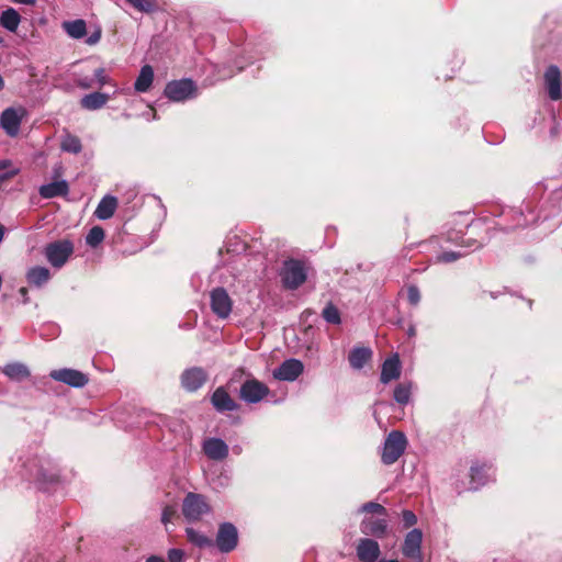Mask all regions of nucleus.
<instances>
[{
    "label": "nucleus",
    "instance_id": "obj_1",
    "mask_svg": "<svg viewBox=\"0 0 562 562\" xmlns=\"http://www.w3.org/2000/svg\"><path fill=\"white\" fill-rule=\"evenodd\" d=\"M21 475L29 481L36 483L41 488L46 484L57 482L59 477L56 464L46 457L32 456L20 458Z\"/></svg>",
    "mask_w": 562,
    "mask_h": 562
},
{
    "label": "nucleus",
    "instance_id": "obj_47",
    "mask_svg": "<svg viewBox=\"0 0 562 562\" xmlns=\"http://www.w3.org/2000/svg\"><path fill=\"white\" fill-rule=\"evenodd\" d=\"M18 172H19V170L16 168H12L11 170L0 175V181L10 179V178L14 177Z\"/></svg>",
    "mask_w": 562,
    "mask_h": 562
},
{
    "label": "nucleus",
    "instance_id": "obj_39",
    "mask_svg": "<svg viewBox=\"0 0 562 562\" xmlns=\"http://www.w3.org/2000/svg\"><path fill=\"white\" fill-rule=\"evenodd\" d=\"M359 512H361V513H375V514H379V515H384L386 513L385 508L381 504H378V503H374V502H368V503L363 504L359 508Z\"/></svg>",
    "mask_w": 562,
    "mask_h": 562
},
{
    "label": "nucleus",
    "instance_id": "obj_22",
    "mask_svg": "<svg viewBox=\"0 0 562 562\" xmlns=\"http://www.w3.org/2000/svg\"><path fill=\"white\" fill-rule=\"evenodd\" d=\"M40 195L44 199L66 196L69 192V184L66 180L54 181L40 187Z\"/></svg>",
    "mask_w": 562,
    "mask_h": 562
},
{
    "label": "nucleus",
    "instance_id": "obj_14",
    "mask_svg": "<svg viewBox=\"0 0 562 562\" xmlns=\"http://www.w3.org/2000/svg\"><path fill=\"white\" fill-rule=\"evenodd\" d=\"M207 380V373L203 368L192 367L183 371L181 374V385L188 392H195Z\"/></svg>",
    "mask_w": 562,
    "mask_h": 562
},
{
    "label": "nucleus",
    "instance_id": "obj_35",
    "mask_svg": "<svg viewBox=\"0 0 562 562\" xmlns=\"http://www.w3.org/2000/svg\"><path fill=\"white\" fill-rule=\"evenodd\" d=\"M104 236L105 234L101 226H93L86 236V244L95 248L103 241Z\"/></svg>",
    "mask_w": 562,
    "mask_h": 562
},
{
    "label": "nucleus",
    "instance_id": "obj_33",
    "mask_svg": "<svg viewBox=\"0 0 562 562\" xmlns=\"http://www.w3.org/2000/svg\"><path fill=\"white\" fill-rule=\"evenodd\" d=\"M447 240L458 246L476 249L481 247V244L471 238H465L460 232H449L447 234Z\"/></svg>",
    "mask_w": 562,
    "mask_h": 562
},
{
    "label": "nucleus",
    "instance_id": "obj_49",
    "mask_svg": "<svg viewBox=\"0 0 562 562\" xmlns=\"http://www.w3.org/2000/svg\"><path fill=\"white\" fill-rule=\"evenodd\" d=\"M13 3L25 4V5H34L36 0H11Z\"/></svg>",
    "mask_w": 562,
    "mask_h": 562
},
{
    "label": "nucleus",
    "instance_id": "obj_43",
    "mask_svg": "<svg viewBox=\"0 0 562 562\" xmlns=\"http://www.w3.org/2000/svg\"><path fill=\"white\" fill-rule=\"evenodd\" d=\"M101 35H102V30L100 26H97L94 29V31L86 37L85 42L87 45L93 46L100 42Z\"/></svg>",
    "mask_w": 562,
    "mask_h": 562
},
{
    "label": "nucleus",
    "instance_id": "obj_28",
    "mask_svg": "<svg viewBox=\"0 0 562 562\" xmlns=\"http://www.w3.org/2000/svg\"><path fill=\"white\" fill-rule=\"evenodd\" d=\"M154 70L151 66L145 65L140 68V71L135 80L134 89L137 92H147L153 85Z\"/></svg>",
    "mask_w": 562,
    "mask_h": 562
},
{
    "label": "nucleus",
    "instance_id": "obj_17",
    "mask_svg": "<svg viewBox=\"0 0 562 562\" xmlns=\"http://www.w3.org/2000/svg\"><path fill=\"white\" fill-rule=\"evenodd\" d=\"M544 83L549 98L553 101L562 98L561 71L558 66L550 65L544 71Z\"/></svg>",
    "mask_w": 562,
    "mask_h": 562
},
{
    "label": "nucleus",
    "instance_id": "obj_27",
    "mask_svg": "<svg viewBox=\"0 0 562 562\" xmlns=\"http://www.w3.org/2000/svg\"><path fill=\"white\" fill-rule=\"evenodd\" d=\"M2 371L10 380L16 382H21L31 375L29 368L21 362L8 363Z\"/></svg>",
    "mask_w": 562,
    "mask_h": 562
},
{
    "label": "nucleus",
    "instance_id": "obj_3",
    "mask_svg": "<svg viewBox=\"0 0 562 562\" xmlns=\"http://www.w3.org/2000/svg\"><path fill=\"white\" fill-rule=\"evenodd\" d=\"M407 447L406 436L398 430L391 431L383 443L381 461L385 465L395 463Z\"/></svg>",
    "mask_w": 562,
    "mask_h": 562
},
{
    "label": "nucleus",
    "instance_id": "obj_19",
    "mask_svg": "<svg viewBox=\"0 0 562 562\" xmlns=\"http://www.w3.org/2000/svg\"><path fill=\"white\" fill-rule=\"evenodd\" d=\"M211 402L217 412H233L238 408V404L231 397L228 392L220 386L211 397Z\"/></svg>",
    "mask_w": 562,
    "mask_h": 562
},
{
    "label": "nucleus",
    "instance_id": "obj_51",
    "mask_svg": "<svg viewBox=\"0 0 562 562\" xmlns=\"http://www.w3.org/2000/svg\"><path fill=\"white\" fill-rule=\"evenodd\" d=\"M11 167V161L10 160H0V171L1 170H5L7 168Z\"/></svg>",
    "mask_w": 562,
    "mask_h": 562
},
{
    "label": "nucleus",
    "instance_id": "obj_44",
    "mask_svg": "<svg viewBox=\"0 0 562 562\" xmlns=\"http://www.w3.org/2000/svg\"><path fill=\"white\" fill-rule=\"evenodd\" d=\"M402 519L406 528L412 527L417 522V517L412 510H404L402 513Z\"/></svg>",
    "mask_w": 562,
    "mask_h": 562
},
{
    "label": "nucleus",
    "instance_id": "obj_7",
    "mask_svg": "<svg viewBox=\"0 0 562 562\" xmlns=\"http://www.w3.org/2000/svg\"><path fill=\"white\" fill-rule=\"evenodd\" d=\"M269 387L255 378H248L240 386L239 397L247 404H257L269 394Z\"/></svg>",
    "mask_w": 562,
    "mask_h": 562
},
{
    "label": "nucleus",
    "instance_id": "obj_15",
    "mask_svg": "<svg viewBox=\"0 0 562 562\" xmlns=\"http://www.w3.org/2000/svg\"><path fill=\"white\" fill-rule=\"evenodd\" d=\"M304 366L297 359H288L283 361L274 371L273 378L279 381H294L303 372Z\"/></svg>",
    "mask_w": 562,
    "mask_h": 562
},
{
    "label": "nucleus",
    "instance_id": "obj_9",
    "mask_svg": "<svg viewBox=\"0 0 562 562\" xmlns=\"http://www.w3.org/2000/svg\"><path fill=\"white\" fill-rule=\"evenodd\" d=\"M495 470L492 463L475 461L470 468V483L469 490L476 491L484 486L490 481H493Z\"/></svg>",
    "mask_w": 562,
    "mask_h": 562
},
{
    "label": "nucleus",
    "instance_id": "obj_24",
    "mask_svg": "<svg viewBox=\"0 0 562 562\" xmlns=\"http://www.w3.org/2000/svg\"><path fill=\"white\" fill-rule=\"evenodd\" d=\"M50 279V271L46 267L35 266L27 270L26 280L30 285L41 288Z\"/></svg>",
    "mask_w": 562,
    "mask_h": 562
},
{
    "label": "nucleus",
    "instance_id": "obj_25",
    "mask_svg": "<svg viewBox=\"0 0 562 562\" xmlns=\"http://www.w3.org/2000/svg\"><path fill=\"white\" fill-rule=\"evenodd\" d=\"M372 358V350L367 347H356L348 356L352 369L360 370Z\"/></svg>",
    "mask_w": 562,
    "mask_h": 562
},
{
    "label": "nucleus",
    "instance_id": "obj_18",
    "mask_svg": "<svg viewBox=\"0 0 562 562\" xmlns=\"http://www.w3.org/2000/svg\"><path fill=\"white\" fill-rule=\"evenodd\" d=\"M356 551L361 562H375L381 553L379 543L370 538L360 539Z\"/></svg>",
    "mask_w": 562,
    "mask_h": 562
},
{
    "label": "nucleus",
    "instance_id": "obj_12",
    "mask_svg": "<svg viewBox=\"0 0 562 562\" xmlns=\"http://www.w3.org/2000/svg\"><path fill=\"white\" fill-rule=\"evenodd\" d=\"M49 376L58 382L65 383L71 387H83L88 382L89 378L87 374L79 370L64 368L52 370Z\"/></svg>",
    "mask_w": 562,
    "mask_h": 562
},
{
    "label": "nucleus",
    "instance_id": "obj_20",
    "mask_svg": "<svg viewBox=\"0 0 562 562\" xmlns=\"http://www.w3.org/2000/svg\"><path fill=\"white\" fill-rule=\"evenodd\" d=\"M401 375V361L397 355L384 360L381 369L380 380L383 384H387L393 380H397Z\"/></svg>",
    "mask_w": 562,
    "mask_h": 562
},
{
    "label": "nucleus",
    "instance_id": "obj_34",
    "mask_svg": "<svg viewBox=\"0 0 562 562\" xmlns=\"http://www.w3.org/2000/svg\"><path fill=\"white\" fill-rule=\"evenodd\" d=\"M411 391L409 382L400 383L394 390V400L401 405H406L411 400Z\"/></svg>",
    "mask_w": 562,
    "mask_h": 562
},
{
    "label": "nucleus",
    "instance_id": "obj_45",
    "mask_svg": "<svg viewBox=\"0 0 562 562\" xmlns=\"http://www.w3.org/2000/svg\"><path fill=\"white\" fill-rule=\"evenodd\" d=\"M184 557V552L181 549H170L168 551V560L169 562H182Z\"/></svg>",
    "mask_w": 562,
    "mask_h": 562
},
{
    "label": "nucleus",
    "instance_id": "obj_21",
    "mask_svg": "<svg viewBox=\"0 0 562 562\" xmlns=\"http://www.w3.org/2000/svg\"><path fill=\"white\" fill-rule=\"evenodd\" d=\"M360 530L366 536L382 538L387 530V522L382 518H364L361 521Z\"/></svg>",
    "mask_w": 562,
    "mask_h": 562
},
{
    "label": "nucleus",
    "instance_id": "obj_57",
    "mask_svg": "<svg viewBox=\"0 0 562 562\" xmlns=\"http://www.w3.org/2000/svg\"><path fill=\"white\" fill-rule=\"evenodd\" d=\"M379 562H398L397 560H380Z\"/></svg>",
    "mask_w": 562,
    "mask_h": 562
},
{
    "label": "nucleus",
    "instance_id": "obj_10",
    "mask_svg": "<svg viewBox=\"0 0 562 562\" xmlns=\"http://www.w3.org/2000/svg\"><path fill=\"white\" fill-rule=\"evenodd\" d=\"M238 543V531L232 522H223L218 526L215 544L223 553L233 551Z\"/></svg>",
    "mask_w": 562,
    "mask_h": 562
},
{
    "label": "nucleus",
    "instance_id": "obj_6",
    "mask_svg": "<svg viewBox=\"0 0 562 562\" xmlns=\"http://www.w3.org/2000/svg\"><path fill=\"white\" fill-rule=\"evenodd\" d=\"M164 93L173 102H184L198 95V87L191 79L173 80L167 83Z\"/></svg>",
    "mask_w": 562,
    "mask_h": 562
},
{
    "label": "nucleus",
    "instance_id": "obj_8",
    "mask_svg": "<svg viewBox=\"0 0 562 562\" xmlns=\"http://www.w3.org/2000/svg\"><path fill=\"white\" fill-rule=\"evenodd\" d=\"M210 306L212 312L221 319H226L233 310V300L223 286L210 292Z\"/></svg>",
    "mask_w": 562,
    "mask_h": 562
},
{
    "label": "nucleus",
    "instance_id": "obj_16",
    "mask_svg": "<svg viewBox=\"0 0 562 562\" xmlns=\"http://www.w3.org/2000/svg\"><path fill=\"white\" fill-rule=\"evenodd\" d=\"M202 450L204 454L214 461H222L227 458L228 445L221 438L211 437L203 441Z\"/></svg>",
    "mask_w": 562,
    "mask_h": 562
},
{
    "label": "nucleus",
    "instance_id": "obj_42",
    "mask_svg": "<svg viewBox=\"0 0 562 562\" xmlns=\"http://www.w3.org/2000/svg\"><path fill=\"white\" fill-rule=\"evenodd\" d=\"M95 81L100 87L111 83L110 77L105 74L104 68H98L94 70Z\"/></svg>",
    "mask_w": 562,
    "mask_h": 562
},
{
    "label": "nucleus",
    "instance_id": "obj_29",
    "mask_svg": "<svg viewBox=\"0 0 562 562\" xmlns=\"http://www.w3.org/2000/svg\"><path fill=\"white\" fill-rule=\"evenodd\" d=\"M108 100V94L101 92H92L83 95L80 100V104L86 110L94 111L103 108Z\"/></svg>",
    "mask_w": 562,
    "mask_h": 562
},
{
    "label": "nucleus",
    "instance_id": "obj_5",
    "mask_svg": "<svg viewBox=\"0 0 562 562\" xmlns=\"http://www.w3.org/2000/svg\"><path fill=\"white\" fill-rule=\"evenodd\" d=\"M307 278V271L304 262L296 259H289L284 261L281 280L284 288L289 290H296L300 288Z\"/></svg>",
    "mask_w": 562,
    "mask_h": 562
},
{
    "label": "nucleus",
    "instance_id": "obj_37",
    "mask_svg": "<svg viewBox=\"0 0 562 562\" xmlns=\"http://www.w3.org/2000/svg\"><path fill=\"white\" fill-rule=\"evenodd\" d=\"M135 10L143 13H151L157 8L156 0H125Z\"/></svg>",
    "mask_w": 562,
    "mask_h": 562
},
{
    "label": "nucleus",
    "instance_id": "obj_36",
    "mask_svg": "<svg viewBox=\"0 0 562 562\" xmlns=\"http://www.w3.org/2000/svg\"><path fill=\"white\" fill-rule=\"evenodd\" d=\"M322 316L328 324L339 325L341 323L340 312L331 303H328L324 307Z\"/></svg>",
    "mask_w": 562,
    "mask_h": 562
},
{
    "label": "nucleus",
    "instance_id": "obj_46",
    "mask_svg": "<svg viewBox=\"0 0 562 562\" xmlns=\"http://www.w3.org/2000/svg\"><path fill=\"white\" fill-rule=\"evenodd\" d=\"M228 482H229V477H228V475L225 474V475L218 476L217 480L214 481V485L216 487H225L228 485Z\"/></svg>",
    "mask_w": 562,
    "mask_h": 562
},
{
    "label": "nucleus",
    "instance_id": "obj_13",
    "mask_svg": "<svg viewBox=\"0 0 562 562\" xmlns=\"http://www.w3.org/2000/svg\"><path fill=\"white\" fill-rule=\"evenodd\" d=\"M422 541L423 532L415 528L407 532L402 547L403 554L408 558L412 562H422Z\"/></svg>",
    "mask_w": 562,
    "mask_h": 562
},
{
    "label": "nucleus",
    "instance_id": "obj_26",
    "mask_svg": "<svg viewBox=\"0 0 562 562\" xmlns=\"http://www.w3.org/2000/svg\"><path fill=\"white\" fill-rule=\"evenodd\" d=\"M117 207V200L113 195H105L102 198V200L99 202L97 209H95V216L99 220H109L113 216L115 210Z\"/></svg>",
    "mask_w": 562,
    "mask_h": 562
},
{
    "label": "nucleus",
    "instance_id": "obj_41",
    "mask_svg": "<svg viewBox=\"0 0 562 562\" xmlns=\"http://www.w3.org/2000/svg\"><path fill=\"white\" fill-rule=\"evenodd\" d=\"M407 300L412 305H417L419 303L420 292L416 285L412 284L407 288Z\"/></svg>",
    "mask_w": 562,
    "mask_h": 562
},
{
    "label": "nucleus",
    "instance_id": "obj_53",
    "mask_svg": "<svg viewBox=\"0 0 562 562\" xmlns=\"http://www.w3.org/2000/svg\"><path fill=\"white\" fill-rule=\"evenodd\" d=\"M407 334H408V336H409V337L415 336L416 330H415V327H414L413 325H412V326H409V328H408V330H407Z\"/></svg>",
    "mask_w": 562,
    "mask_h": 562
},
{
    "label": "nucleus",
    "instance_id": "obj_50",
    "mask_svg": "<svg viewBox=\"0 0 562 562\" xmlns=\"http://www.w3.org/2000/svg\"><path fill=\"white\" fill-rule=\"evenodd\" d=\"M146 562H166L164 558L157 555H150Z\"/></svg>",
    "mask_w": 562,
    "mask_h": 562
},
{
    "label": "nucleus",
    "instance_id": "obj_52",
    "mask_svg": "<svg viewBox=\"0 0 562 562\" xmlns=\"http://www.w3.org/2000/svg\"><path fill=\"white\" fill-rule=\"evenodd\" d=\"M524 225H525V221H522V214L519 213L516 226H524Z\"/></svg>",
    "mask_w": 562,
    "mask_h": 562
},
{
    "label": "nucleus",
    "instance_id": "obj_38",
    "mask_svg": "<svg viewBox=\"0 0 562 562\" xmlns=\"http://www.w3.org/2000/svg\"><path fill=\"white\" fill-rule=\"evenodd\" d=\"M467 252L461 251H443L436 257L437 262L450 263L461 257L465 256Z\"/></svg>",
    "mask_w": 562,
    "mask_h": 562
},
{
    "label": "nucleus",
    "instance_id": "obj_55",
    "mask_svg": "<svg viewBox=\"0 0 562 562\" xmlns=\"http://www.w3.org/2000/svg\"><path fill=\"white\" fill-rule=\"evenodd\" d=\"M20 293L22 296H25L27 294V290L25 288L20 289Z\"/></svg>",
    "mask_w": 562,
    "mask_h": 562
},
{
    "label": "nucleus",
    "instance_id": "obj_2",
    "mask_svg": "<svg viewBox=\"0 0 562 562\" xmlns=\"http://www.w3.org/2000/svg\"><path fill=\"white\" fill-rule=\"evenodd\" d=\"M74 243L69 239H59L45 245L43 254L47 262L55 269L63 268L74 254Z\"/></svg>",
    "mask_w": 562,
    "mask_h": 562
},
{
    "label": "nucleus",
    "instance_id": "obj_31",
    "mask_svg": "<svg viewBox=\"0 0 562 562\" xmlns=\"http://www.w3.org/2000/svg\"><path fill=\"white\" fill-rule=\"evenodd\" d=\"M21 18L13 8L4 10L0 15V24L10 32H15L19 27Z\"/></svg>",
    "mask_w": 562,
    "mask_h": 562
},
{
    "label": "nucleus",
    "instance_id": "obj_56",
    "mask_svg": "<svg viewBox=\"0 0 562 562\" xmlns=\"http://www.w3.org/2000/svg\"><path fill=\"white\" fill-rule=\"evenodd\" d=\"M244 373V370L243 369H238L235 371L234 375L236 376L237 374H243Z\"/></svg>",
    "mask_w": 562,
    "mask_h": 562
},
{
    "label": "nucleus",
    "instance_id": "obj_11",
    "mask_svg": "<svg viewBox=\"0 0 562 562\" xmlns=\"http://www.w3.org/2000/svg\"><path fill=\"white\" fill-rule=\"evenodd\" d=\"M25 115L23 108H8L0 115V126L9 136H16Z\"/></svg>",
    "mask_w": 562,
    "mask_h": 562
},
{
    "label": "nucleus",
    "instance_id": "obj_4",
    "mask_svg": "<svg viewBox=\"0 0 562 562\" xmlns=\"http://www.w3.org/2000/svg\"><path fill=\"white\" fill-rule=\"evenodd\" d=\"M211 512V506L206 498L198 493H188L182 501V515L189 522H195L202 519L205 514Z\"/></svg>",
    "mask_w": 562,
    "mask_h": 562
},
{
    "label": "nucleus",
    "instance_id": "obj_48",
    "mask_svg": "<svg viewBox=\"0 0 562 562\" xmlns=\"http://www.w3.org/2000/svg\"><path fill=\"white\" fill-rule=\"evenodd\" d=\"M79 86H80L81 88H83V89H89V88H91V87H92V82H91V80H90V79L85 78V79H81V80L79 81Z\"/></svg>",
    "mask_w": 562,
    "mask_h": 562
},
{
    "label": "nucleus",
    "instance_id": "obj_23",
    "mask_svg": "<svg viewBox=\"0 0 562 562\" xmlns=\"http://www.w3.org/2000/svg\"><path fill=\"white\" fill-rule=\"evenodd\" d=\"M61 29L72 40H81L87 36V22L82 19L64 21Z\"/></svg>",
    "mask_w": 562,
    "mask_h": 562
},
{
    "label": "nucleus",
    "instance_id": "obj_40",
    "mask_svg": "<svg viewBox=\"0 0 562 562\" xmlns=\"http://www.w3.org/2000/svg\"><path fill=\"white\" fill-rule=\"evenodd\" d=\"M177 515V507L173 505L165 506L161 513V522L167 526Z\"/></svg>",
    "mask_w": 562,
    "mask_h": 562
},
{
    "label": "nucleus",
    "instance_id": "obj_54",
    "mask_svg": "<svg viewBox=\"0 0 562 562\" xmlns=\"http://www.w3.org/2000/svg\"><path fill=\"white\" fill-rule=\"evenodd\" d=\"M4 226L2 224H0V243L2 241L3 239V236H4Z\"/></svg>",
    "mask_w": 562,
    "mask_h": 562
},
{
    "label": "nucleus",
    "instance_id": "obj_32",
    "mask_svg": "<svg viewBox=\"0 0 562 562\" xmlns=\"http://www.w3.org/2000/svg\"><path fill=\"white\" fill-rule=\"evenodd\" d=\"M60 148L66 153L79 154L82 150V144L78 136L66 133L61 137Z\"/></svg>",
    "mask_w": 562,
    "mask_h": 562
},
{
    "label": "nucleus",
    "instance_id": "obj_30",
    "mask_svg": "<svg viewBox=\"0 0 562 562\" xmlns=\"http://www.w3.org/2000/svg\"><path fill=\"white\" fill-rule=\"evenodd\" d=\"M186 535L189 542L200 549L210 548L213 547L214 544L213 540L210 537L194 528H186Z\"/></svg>",
    "mask_w": 562,
    "mask_h": 562
}]
</instances>
